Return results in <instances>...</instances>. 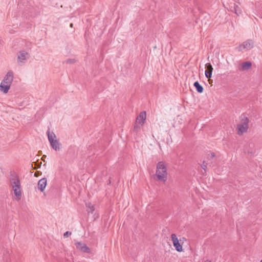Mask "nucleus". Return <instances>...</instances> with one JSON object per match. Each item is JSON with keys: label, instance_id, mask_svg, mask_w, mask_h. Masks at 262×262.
I'll list each match as a JSON object with an SVG mask.
<instances>
[{"label": "nucleus", "instance_id": "1", "mask_svg": "<svg viewBox=\"0 0 262 262\" xmlns=\"http://www.w3.org/2000/svg\"><path fill=\"white\" fill-rule=\"evenodd\" d=\"M168 165L164 161H158L156 165L155 179L161 182H165L168 178Z\"/></svg>", "mask_w": 262, "mask_h": 262}, {"label": "nucleus", "instance_id": "2", "mask_svg": "<svg viewBox=\"0 0 262 262\" xmlns=\"http://www.w3.org/2000/svg\"><path fill=\"white\" fill-rule=\"evenodd\" d=\"M146 118V114L145 111L141 112L137 116L134 126V131L135 132H139L142 126L145 123Z\"/></svg>", "mask_w": 262, "mask_h": 262}, {"label": "nucleus", "instance_id": "3", "mask_svg": "<svg viewBox=\"0 0 262 262\" xmlns=\"http://www.w3.org/2000/svg\"><path fill=\"white\" fill-rule=\"evenodd\" d=\"M249 119L246 117H243L240 122L237 124L236 130L237 134L242 135L245 133L247 132L249 127L248 125Z\"/></svg>", "mask_w": 262, "mask_h": 262}, {"label": "nucleus", "instance_id": "4", "mask_svg": "<svg viewBox=\"0 0 262 262\" xmlns=\"http://www.w3.org/2000/svg\"><path fill=\"white\" fill-rule=\"evenodd\" d=\"M29 58V53L25 50H21L17 53V62L20 66H23Z\"/></svg>", "mask_w": 262, "mask_h": 262}, {"label": "nucleus", "instance_id": "5", "mask_svg": "<svg viewBox=\"0 0 262 262\" xmlns=\"http://www.w3.org/2000/svg\"><path fill=\"white\" fill-rule=\"evenodd\" d=\"M86 206L88 218L92 221L98 219L99 217V214L97 211L95 210L94 206L91 203H87Z\"/></svg>", "mask_w": 262, "mask_h": 262}, {"label": "nucleus", "instance_id": "6", "mask_svg": "<svg viewBox=\"0 0 262 262\" xmlns=\"http://www.w3.org/2000/svg\"><path fill=\"white\" fill-rule=\"evenodd\" d=\"M171 239L175 249L179 252H182L183 251L182 244L181 243V240L178 238L176 234H172Z\"/></svg>", "mask_w": 262, "mask_h": 262}, {"label": "nucleus", "instance_id": "7", "mask_svg": "<svg viewBox=\"0 0 262 262\" xmlns=\"http://www.w3.org/2000/svg\"><path fill=\"white\" fill-rule=\"evenodd\" d=\"M10 182L12 188H20L21 186L19 179L16 175L12 176L10 179Z\"/></svg>", "mask_w": 262, "mask_h": 262}, {"label": "nucleus", "instance_id": "8", "mask_svg": "<svg viewBox=\"0 0 262 262\" xmlns=\"http://www.w3.org/2000/svg\"><path fill=\"white\" fill-rule=\"evenodd\" d=\"M13 73L12 71H10L7 73V74L5 76V77H4V79H3L2 82L10 85L11 83L13 81Z\"/></svg>", "mask_w": 262, "mask_h": 262}, {"label": "nucleus", "instance_id": "9", "mask_svg": "<svg viewBox=\"0 0 262 262\" xmlns=\"http://www.w3.org/2000/svg\"><path fill=\"white\" fill-rule=\"evenodd\" d=\"M252 67V62L250 61H245L242 62L239 66L238 69L241 71H248Z\"/></svg>", "mask_w": 262, "mask_h": 262}, {"label": "nucleus", "instance_id": "10", "mask_svg": "<svg viewBox=\"0 0 262 262\" xmlns=\"http://www.w3.org/2000/svg\"><path fill=\"white\" fill-rule=\"evenodd\" d=\"M205 76L207 78L209 79L212 77V74L213 69L210 63H207L205 64Z\"/></svg>", "mask_w": 262, "mask_h": 262}, {"label": "nucleus", "instance_id": "11", "mask_svg": "<svg viewBox=\"0 0 262 262\" xmlns=\"http://www.w3.org/2000/svg\"><path fill=\"white\" fill-rule=\"evenodd\" d=\"M76 248L82 252L89 253L91 249L84 243H78L76 244Z\"/></svg>", "mask_w": 262, "mask_h": 262}, {"label": "nucleus", "instance_id": "12", "mask_svg": "<svg viewBox=\"0 0 262 262\" xmlns=\"http://www.w3.org/2000/svg\"><path fill=\"white\" fill-rule=\"evenodd\" d=\"M253 47V43L250 41H247L244 42L239 47V50L242 51L244 49L245 50H250Z\"/></svg>", "mask_w": 262, "mask_h": 262}, {"label": "nucleus", "instance_id": "13", "mask_svg": "<svg viewBox=\"0 0 262 262\" xmlns=\"http://www.w3.org/2000/svg\"><path fill=\"white\" fill-rule=\"evenodd\" d=\"M60 176L61 178H63L65 175L64 172V164H62L61 163H59L58 166V171L57 172V177L58 176Z\"/></svg>", "mask_w": 262, "mask_h": 262}, {"label": "nucleus", "instance_id": "14", "mask_svg": "<svg viewBox=\"0 0 262 262\" xmlns=\"http://www.w3.org/2000/svg\"><path fill=\"white\" fill-rule=\"evenodd\" d=\"M12 189L15 196V199L17 201L20 200L22 195L21 187L20 188H13Z\"/></svg>", "mask_w": 262, "mask_h": 262}, {"label": "nucleus", "instance_id": "15", "mask_svg": "<svg viewBox=\"0 0 262 262\" xmlns=\"http://www.w3.org/2000/svg\"><path fill=\"white\" fill-rule=\"evenodd\" d=\"M47 185V179L42 178L40 179L38 183V189L42 192Z\"/></svg>", "mask_w": 262, "mask_h": 262}, {"label": "nucleus", "instance_id": "16", "mask_svg": "<svg viewBox=\"0 0 262 262\" xmlns=\"http://www.w3.org/2000/svg\"><path fill=\"white\" fill-rule=\"evenodd\" d=\"M10 88V85L4 83L2 82L0 84V91L5 94L8 92Z\"/></svg>", "mask_w": 262, "mask_h": 262}, {"label": "nucleus", "instance_id": "17", "mask_svg": "<svg viewBox=\"0 0 262 262\" xmlns=\"http://www.w3.org/2000/svg\"><path fill=\"white\" fill-rule=\"evenodd\" d=\"M47 134L48 135V139L50 143H53V142L55 140V138H56V136L55 134L53 132L51 133L50 131V129H49L47 132Z\"/></svg>", "mask_w": 262, "mask_h": 262}, {"label": "nucleus", "instance_id": "18", "mask_svg": "<svg viewBox=\"0 0 262 262\" xmlns=\"http://www.w3.org/2000/svg\"><path fill=\"white\" fill-rule=\"evenodd\" d=\"M51 146L55 150H59L60 149V145L61 144L59 143V142L55 140H54L53 143H50Z\"/></svg>", "mask_w": 262, "mask_h": 262}, {"label": "nucleus", "instance_id": "19", "mask_svg": "<svg viewBox=\"0 0 262 262\" xmlns=\"http://www.w3.org/2000/svg\"><path fill=\"white\" fill-rule=\"evenodd\" d=\"M194 86L195 87V88L197 90V91L200 93H201L203 92V87L199 84V83L198 82H195L194 83Z\"/></svg>", "mask_w": 262, "mask_h": 262}, {"label": "nucleus", "instance_id": "20", "mask_svg": "<svg viewBox=\"0 0 262 262\" xmlns=\"http://www.w3.org/2000/svg\"><path fill=\"white\" fill-rule=\"evenodd\" d=\"M76 60L75 58H69L67 59V63L74 64L76 62Z\"/></svg>", "mask_w": 262, "mask_h": 262}, {"label": "nucleus", "instance_id": "21", "mask_svg": "<svg viewBox=\"0 0 262 262\" xmlns=\"http://www.w3.org/2000/svg\"><path fill=\"white\" fill-rule=\"evenodd\" d=\"M237 8H238V6L237 5H235V7H234V11H235V13H236V14H238V10H237Z\"/></svg>", "mask_w": 262, "mask_h": 262}, {"label": "nucleus", "instance_id": "22", "mask_svg": "<svg viewBox=\"0 0 262 262\" xmlns=\"http://www.w3.org/2000/svg\"><path fill=\"white\" fill-rule=\"evenodd\" d=\"M214 156H215V154L214 153L212 152V153L210 154L211 158H213V157H214Z\"/></svg>", "mask_w": 262, "mask_h": 262}, {"label": "nucleus", "instance_id": "23", "mask_svg": "<svg viewBox=\"0 0 262 262\" xmlns=\"http://www.w3.org/2000/svg\"><path fill=\"white\" fill-rule=\"evenodd\" d=\"M46 156L43 155V156L42 157V158H41V159H42V160H44V159H45V158H46Z\"/></svg>", "mask_w": 262, "mask_h": 262}, {"label": "nucleus", "instance_id": "24", "mask_svg": "<svg viewBox=\"0 0 262 262\" xmlns=\"http://www.w3.org/2000/svg\"><path fill=\"white\" fill-rule=\"evenodd\" d=\"M46 156L43 155V156L42 157V158H41V159H42V160H44V159H45V158H46Z\"/></svg>", "mask_w": 262, "mask_h": 262}, {"label": "nucleus", "instance_id": "25", "mask_svg": "<svg viewBox=\"0 0 262 262\" xmlns=\"http://www.w3.org/2000/svg\"><path fill=\"white\" fill-rule=\"evenodd\" d=\"M208 81L209 82L210 84H211L212 83V81L211 80H210V79H208Z\"/></svg>", "mask_w": 262, "mask_h": 262}, {"label": "nucleus", "instance_id": "26", "mask_svg": "<svg viewBox=\"0 0 262 262\" xmlns=\"http://www.w3.org/2000/svg\"><path fill=\"white\" fill-rule=\"evenodd\" d=\"M66 234H67V236H68L69 235V234H70V235H71V233H69V232H67H67H66Z\"/></svg>", "mask_w": 262, "mask_h": 262}, {"label": "nucleus", "instance_id": "27", "mask_svg": "<svg viewBox=\"0 0 262 262\" xmlns=\"http://www.w3.org/2000/svg\"><path fill=\"white\" fill-rule=\"evenodd\" d=\"M204 262H211V261L209 260H206Z\"/></svg>", "mask_w": 262, "mask_h": 262}, {"label": "nucleus", "instance_id": "28", "mask_svg": "<svg viewBox=\"0 0 262 262\" xmlns=\"http://www.w3.org/2000/svg\"><path fill=\"white\" fill-rule=\"evenodd\" d=\"M66 232H65V233H63V236L66 237Z\"/></svg>", "mask_w": 262, "mask_h": 262}, {"label": "nucleus", "instance_id": "29", "mask_svg": "<svg viewBox=\"0 0 262 262\" xmlns=\"http://www.w3.org/2000/svg\"><path fill=\"white\" fill-rule=\"evenodd\" d=\"M70 27H73V24H71V25H70Z\"/></svg>", "mask_w": 262, "mask_h": 262}, {"label": "nucleus", "instance_id": "30", "mask_svg": "<svg viewBox=\"0 0 262 262\" xmlns=\"http://www.w3.org/2000/svg\"><path fill=\"white\" fill-rule=\"evenodd\" d=\"M260 262H262V259L260 261Z\"/></svg>", "mask_w": 262, "mask_h": 262}]
</instances>
